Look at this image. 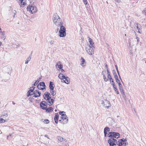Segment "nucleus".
I'll use <instances>...</instances> for the list:
<instances>
[{"label": "nucleus", "mask_w": 146, "mask_h": 146, "mask_svg": "<svg viewBox=\"0 0 146 146\" xmlns=\"http://www.w3.org/2000/svg\"><path fill=\"white\" fill-rule=\"evenodd\" d=\"M34 95L33 96V97H35V98H36L38 97H40V96H39L38 95H37V94H33Z\"/></svg>", "instance_id": "de8ad7c7"}, {"label": "nucleus", "mask_w": 146, "mask_h": 146, "mask_svg": "<svg viewBox=\"0 0 146 146\" xmlns=\"http://www.w3.org/2000/svg\"><path fill=\"white\" fill-rule=\"evenodd\" d=\"M57 139L58 141H60V142H61L63 141V138L62 137H58Z\"/></svg>", "instance_id": "cd10ccee"}, {"label": "nucleus", "mask_w": 146, "mask_h": 146, "mask_svg": "<svg viewBox=\"0 0 146 146\" xmlns=\"http://www.w3.org/2000/svg\"><path fill=\"white\" fill-rule=\"evenodd\" d=\"M38 85L41 87L42 86V87H44L45 88L46 87L44 82H40Z\"/></svg>", "instance_id": "b1692460"}, {"label": "nucleus", "mask_w": 146, "mask_h": 146, "mask_svg": "<svg viewBox=\"0 0 146 146\" xmlns=\"http://www.w3.org/2000/svg\"><path fill=\"white\" fill-rule=\"evenodd\" d=\"M50 93L52 96H54L56 94V93L54 91L53 92H50Z\"/></svg>", "instance_id": "79ce46f5"}, {"label": "nucleus", "mask_w": 146, "mask_h": 146, "mask_svg": "<svg viewBox=\"0 0 146 146\" xmlns=\"http://www.w3.org/2000/svg\"><path fill=\"white\" fill-rule=\"evenodd\" d=\"M25 0H20V1H18V3H22V2L23 1H24Z\"/></svg>", "instance_id": "69168bd1"}, {"label": "nucleus", "mask_w": 146, "mask_h": 146, "mask_svg": "<svg viewBox=\"0 0 146 146\" xmlns=\"http://www.w3.org/2000/svg\"><path fill=\"white\" fill-rule=\"evenodd\" d=\"M81 60H82L81 61V63L80 64V65L82 66L83 67H84L85 65H84V63H85V60L82 57L81 58Z\"/></svg>", "instance_id": "2eb2a0df"}, {"label": "nucleus", "mask_w": 146, "mask_h": 146, "mask_svg": "<svg viewBox=\"0 0 146 146\" xmlns=\"http://www.w3.org/2000/svg\"><path fill=\"white\" fill-rule=\"evenodd\" d=\"M58 117H59L58 114V113H56L54 117V120H58Z\"/></svg>", "instance_id": "bb28decb"}, {"label": "nucleus", "mask_w": 146, "mask_h": 146, "mask_svg": "<svg viewBox=\"0 0 146 146\" xmlns=\"http://www.w3.org/2000/svg\"><path fill=\"white\" fill-rule=\"evenodd\" d=\"M100 103L104 106V107L107 108H108L111 106L109 101L106 100L100 101Z\"/></svg>", "instance_id": "0eeeda50"}, {"label": "nucleus", "mask_w": 146, "mask_h": 146, "mask_svg": "<svg viewBox=\"0 0 146 146\" xmlns=\"http://www.w3.org/2000/svg\"><path fill=\"white\" fill-rule=\"evenodd\" d=\"M29 100L30 101H32V100L33 99V98L31 97H29Z\"/></svg>", "instance_id": "13d9d810"}, {"label": "nucleus", "mask_w": 146, "mask_h": 146, "mask_svg": "<svg viewBox=\"0 0 146 146\" xmlns=\"http://www.w3.org/2000/svg\"><path fill=\"white\" fill-rule=\"evenodd\" d=\"M59 29L58 28H57V29L55 30V32L56 33H57L58 32Z\"/></svg>", "instance_id": "bf43d9fd"}, {"label": "nucleus", "mask_w": 146, "mask_h": 146, "mask_svg": "<svg viewBox=\"0 0 146 146\" xmlns=\"http://www.w3.org/2000/svg\"><path fill=\"white\" fill-rule=\"evenodd\" d=\"M66 28L63 26L61 25L59 32V35L60 37H64L66 35Z\"/></svg>", "instance_id": "7ed1b4c3"}, {"label": "nucleus", "mask_w": 146, "mask_h": 146, "mask_svg": "<svg viewBox=\"0 0 146 146\" xmlns=\"http://www.w3.org/2000/svg\"><path fill=\"white\" fill-rule=\"evenodd\" d=\"M38 93V94L39 96H40L41 95V93L40 92L38 91V90H35L33 92V94H36Z\"/></svg>", "instance_id": "393cba45"}, {"label": "nucleus", "mask_w": 146, "mask_h": 146, "mask_svg": "<svg viewBox=\"0 0 146 146\" xmlns=\"http://www.w3.org/2000/svg\"><path fill=\"white\" fill-rule=\"evenodd\" d=\"M103 78H104V80L105 82H107V81H108V79L106 78L105 75H104V76H103Z\"/></svg>", "instance_id": "f704fd0d"}, {"label": "nucleus", "mask_w": 146, "mask_h": 146, "mask_svg": "<svg viewBox=\"0 0 146 146\" xmlns=\"http://www.w3.org/2000/svg\"><path fill=\"white\" fill-rule=\"evenodd\" d=\"M33 51H32L31 52V54L29 55V56L28 57H30L31 58V56L32 55V53Z\"/></svg>", "instance_id": "052dcab7"}, {"label": "nucleus", "mask_w": 146, "mask_h": 146, "mask_svg": "<svg viewBox=\"0 0 146 146\" xmlns=\"http://www.w3.org/2000/svg\"><path fill=\"white\" fill-rule=\"evenodd\" d=\"M19 5L20 6L22 7H24L26 4V3L25 2V0L24 1H23L22 2V3H19Z\"/></svg>", "instance_id": "6ab92c4d"}, {"label": "nucleus", "mask_w": 146, "mask_h": 146, "mask_svg": "<svg viewBox=\"0 0 146 146\" xmlns=\"http://www.w3.org/2000/svg\"><path fill=\"white\" fill-rule=\"evenodd\" d=\"M41 79V77H40L38 79V80H36L35 82L33 84H32V86H35L36 84L39 82L40 80Z\"/></svg>", "instance_id": "4be33fe9"}, {"label": "nucleus", "mask_w": 146, "mask_h": 146, "mask_svg": "<svg viewBox=\"0 0 146 146\" xmlns=\"http://www.w3.org/2000/svg\"><path fill=\"white\" fill-rule=\"evenodd\" d=\"M118 143H117V145L118 146H125L126 145H127L128 143H125L124 141H123V139H121L117 141Z\"/></svg>", "instance_id": "6e6552de"}, {"label": "nucleus", "mask_w": 146, "mask_h": 146, "mask_svg": "<svg viewBox=\"0 0 146 146\" xmlns=\"http://www.w3.org/2000/svg\"><path fill=\"white\" fill-rule=\"evenodd\" d=\"M143 13L146 15V9L145 10H144L142 12Z\"/></svg>", "instance_id": "5fc2aeb1"}, {"label": "nucleus", "mask_w": 146, "mask_h": 146, "mask_svg": "<svg viewBox=\"0 0 146 146\" xmlns=\"http://www.w3.org/2000/svg\"><path fill=\"white\" fill-rule=\"evenodd\" d=\"M114 78H115V80L116 79H118V76L117 75H116V76H114Z\"/></svg>", "instance_id": "e2e57ef3"}, {"label": "nucleus", "mask_w": 146, "mask_h": 146, "mask_svg": "<svg viewBox=\"0 0 146 146\" xmlns=\"http://www.w3.org/2000/svg\"><path fill=\"white\" fill-rule=\"evenodd\" d=\"M108 79H110L111 78H112L111 76V75H110V74H108Z\"/></svg>", "instance_id": "49530a36"}, {"label": "nucleus", "mask_w": 146, "mask_h": 146, "mask_svg": "<svg viewBox=\"0 0 146 146\" xmlns=\"http://www.w3.org/2000/svg\"><path fill=\"white\" fill-rule=\"evenodd\" d=\"M122 96L123 98L125 100H126V96L125 94L122 95Z\"/></svg>", "instance_id": "a18cd8bd"}, {"label": "nucleus", "mask_w": 146, "mask_h": 146, "mask_svg": "<svg viewBox=\"0 0 146 146\" xmlns=\"http://www.w3.org/2000/svg\"><path fill=\"white\" fill-rule=\"evenodd\" d=\"M56 67L59 68V69H61V68H63V66L62 64H61L60 65H59L56 66Z\"/></svg>", "instance_id": "72a5a7b5"}, {"label": "nucleus", "mask_w": 146, "mask_h": 146, "mask_svg": "<svg viewBox=\"0 0 146 146\" xmlns=\"http://www.w3.org/2000/svg\"><path fill=\"white\" fill-rule=\"evenodd\" d=\"M110 83L111 84H115V83L113 80V79L112 78H111L110 79Z\"/></svg>", "instance_id": "2f4dec72"}, {"label": "nucleus", "mask_w": 146, "mask_h": 146, "mask_svg": "<svg viewBox=\"0 0 146 146\" xmlns=\"http://www.w3.org/2000/svg\"><path fill=\"white\" fill-rule=\"evenodd\" d=\"M12 13L14 14L13 16V17L14 18L15 17V16L17 13V12L16 10H14L12 11Z\"/></svg>", "instance_id": "c9c22d12"}, {"label": "nucleus", "mask_w": 146, "mask_h": 146, "mask_svg": "<svg viewBox=\"0 0 146 146\" xmlns=\"http://www.w3.org/2000/svg\"><path fill=\"white\" fill-rule=\"evenodd\" d=\"M44 122L45 123H48L49 122V121L48 119H45L44 121Z\"/></svg>", "instance_id": "4c0bfd02"}, {"label": "nucleus", "mask_w": 146, "mask_h": 146, "mask_svg": "<svg viewBox=\"0 0 146 146\" xmlns=\"http://www.w3.org/2000/svg\"><path fill=\"white\" fill-rule=\"evenodd\" d=\"M83 1H84V3L86 5L87 4V0H83Z\"/></svg>", "instance_id": "603ef678"}, {"label": "nucleus", "mask_w": 146, "mask_h": 146, "mask_svg": "<svg viewBox=\"0 0 146 146\" xmlns=\"http://www.w3.org/2000/svg\"><path fill=\"white\" fill-rule=\"evenodd\" d=\"M104 130L106 131L107 132H108L110 131V129L108 127H106L104 128Z\"/></svg>", "instance_id": "c85d7f7f"}, {"label": "nucleus", "mask_w": 146, "mask_h": 146, "mask_svg": "<svg viewBox=\"0 0 146 146\" xmlns=\"http://www.w3.org/2000/svg\"><path fill=\"white\" fill-rule=\"evenodd\" d=\"M106 73L105 71H103L102 72V74L104 76V75H105V73Z\"/></svg>", "instance_id": "8fccbe9b"}, {"label": "nucleus", "mask_w": 146, "mask_h": 146, "mask_svg": "<svg viewBox=\"0 0 146 146\" xmlns=\"http://www.w3.org/2000/svg\"><path fill=\"white\" fill-rule=\"evenodd\" d=\"M111 120H112V119L111 117L108 118L107 119V121L109 123V121H111Z\"/></svg>", "instance_id": "37998d69"}, {"label": "nucleus", "mask_w": 146, "mask_h": 146, "mask_svg": "<svg viewBox=\"0 0 146 146\" xmlns=\"http://www.w3.org/2000/svg\"><path fill=\"white\" fill-rule=\"evenodd\" d=\"M45 110H46V112H47V113H49L52 111H53V108L52 107H49L47 108H46V109Z\"/></svg>", "instance_id": "dca6fc26"}, {"label": "nucleus", "mask_w": 146, "mask_h": 146, "mask_svg": "<svg viewBox=\"0 0 146 146\" xmlns=\"http://www.w3.org/2000/svg\"><path fill=\"white\" fill-rule=\"evenodd\" d=\"M55 122L56 123H57L58 122V120H55Z\"/></svg>", "instance_id": "774afa93"}, {"label": "nucleus", "mask_w": 146, "mask_h": 146, "mask_svg": "<svg viewBox=\"0 0 146 146\" xmlns=\"http://www.w3.org/2000/svg\"><path fill=\"white\" fill-rule=\"evenodd\" d=\"M45 101H43L40 103V106L41 108L44 110H45L46 109L47 106L45 103Z\"/></svg>", "instance_id": "9b49d317"}, {"label": "nucleus", "mask_w": 146, "mask_h": 146, "mask_svg": "<svg viewBox=\"0 0 146 146\" xmlns=\"http://www.w3.org/2000/svg\"><path fill=\"white\" fill-rule=\"evenodd\" d=\"M31 59L30 57H28L27 59V60L26 61L25 63L26 64L28 63L29 62L30 60Z\"/></svg>", "instance_id": "c756f323"}, {"label": "nucleus", "mask_w": 146, "mask_h": 146, "mask_svg": "<svg viewBox=\"0 0 146 146\" xmlns=\"http://www.w3.org/2000/svg\"><path fill=\"white\" fill-rule=\"evenodd\" d=\"M62 117L61 119H63V121L66 120L67 119V116L66 115V114H62L61 115Z\"/></svg>", "instance_id": "f3484780"}, {"label": "nucleus", "mask_w": 146, "mask_h": 146, "mask_svg": "<svg viewBox=\"0 0 146 146\" xmlns=\"http://www.w3.org/2000/svg\"><path fill=\"white\" fill-rule=\"evenodd\" d=\"M120 92L121 93V95L125 94L124 91L123 89L120 90Z\"/></svg>", "instance_id": "a19ab883"}, {"label": "nucleus", "mask_w": 146, "mask_h": 146, "mask_svg": "<svg viewBox=\"0 0 146 146\" xmlns=\"http://www.w3.org/2000/svg\"><path fill=\"white\" fill-rule=\"evenodd\" d=\"M35 88V87L34 86H32L30 88V90L28 91L27 94V97H29V96L33 95V94H31V93L32 92L33 93Z\"/></svg>", "instance_id": "9d476101"}, {"label": "nucleus", "mask_w": 146, "mask_h": 146, "mask_svg": "<svg viewBox=\"0 0 146 146\" xmlns=\"http://www.w3.org/2000/svg\"><path fill=\"white\" fill-rule=\"evenodd\" d=\"M110 146H114V145H117V140L115 138H110L108 141Z\"/></svg>", "instance_id": "39448f33"}, {"label": "nucleus", "mask_w": 146, "mask_h": 146, "mask_svg": "<svg viewBox=\"0 0 146 146\" xmlns=\"http://www.w3.org/2000/svg\"><path fill=\"white\" fill-rule=\"evenodd\" d=\"M114 91L116 92V93L117 94H119V92L117 88H115V89H114Z\"/></svg>", "instance_id": "ea45409f"}, {"label": "nucleus", "mask_w": 146, "mask_h": 146, "mask_svg": "<svg viewBox=\"0 0 146 146\" xmlns=\"http://www.w3.org/2000/svg\"><path fill=\"white\" fill-rule=\"evenodd\" d=\"M112 85L113 86V87L114 89L115 88H116V86L115 85V84H112Z\"/></svg>", "instance_id": "6e6d98bb"}, {"label": "nucleus", "mask_w": 146, "mask_h": 146, "mask_svg": "<svg viewBox=\"0 0 146 146\" xmlns=\"http://www.w3.org/2000/svg\"><path fill=\"white\" fill-rule=\"evenodd\" d=\"M64 82L66 84H68L70 83V80L69 78L67 76H65V77L64 78V80H63Z\"/></svg>", "instance_id": "f8f14e48"}, {"label": "nucleus", "mask_w": 146, "mask_h": 146, "mask_svg": "<svg viewBox=\"0 0 146 146\" xmlns=\"http://www.w3.org/2000/svg\"><path fill=\"white\" fill-rule=\"evenodd\" d=\"M136 39H137V44L139 42V38H138V37H137V36H136Z\"/></svg>", "instance_id": "3c124183"}, {"label": "nucleus", "mask_w": 146, "mask_h": 146, "mask_svg": "<svg viewBox=\"0 0 146 146\" xmlns=\"http://www.w3.org/2000/svg\"><path fill=\"white\" fill-rule=\"evenodd\" d=\"M5 121V120L4 119L1 118L0 119V123H3Z\"/></svg>", "instance_id": "e433bc0d"}, {"label": "nucleus", "mask_w": 146, "mask_h": 146, "mask_svg": "<svg viewBox=\"0 0 146 146\" xmlns=\"http://www.w3.org/2000/svg\"><path fill=\"white\" fill-rule=\"evenodd\" d=\"M65 76L64 75H63V74L61 73H60L58 75V78H59L61 80H64V78L65 77Z\"/></svg>", "instance_id": "5701e85b"}, {"label": "nucleus", "mask_w": 146, "mask_h": 146, "mask_svg": "<svg viewBox=\"0 0 146 146\" xmlns=\"http://www.w3.org/2000/svg\"><path fill=\"white\" fill-rule=\"evenodd\" d=\"M85 48L86 51L88 54L92 55L94 53V51L93 48L89 44H87Z\"/></svg>", "instance_id": "20e7f679"}, {"label": "nucleus", "mask_w": 146, "mask_h": 146, "mask_svg": "<svg viewBox=\"0 0 146 146\" xmlns=\"http://www.w3.org/2000/svg\"><path fill=\"white\" fill-rule=\"evenodd\" d=\"M61 64V62H60V61H59L56 64V66H58V65H60Z\"/></svg>", "instance_id": "09e8293b"}, {"label": "nucleus", "mask_w": 146, "mask_h": 146, "mask_svg": "<svg viewBox=\"0 0 146 146\" xmlns=\"http://www.w3.org/2000/svg\"><path fill=\"white\" fill-rule=\"evenodd\" d=\"M49 42L51 44H54V41L53 40H52Z\"/></svg>", "instance_id": "58836bf2"}, {"label": "nucleus", "mask_w": 146, "mask_h": 146, "mask_svg": "<svg viewBox=\"0 0 146 146\" xmlns=\"http://www.w3.org/2000/svg\"><path fill=\"white\" fill-rule=\"evenodd\" d=\"M3 36L2 37V38L4 40L5 39V36Z\"/></svg>", "instance_id": "338daca9"}, {"label": "nucleus", "mask_w": 146, "mask_h": 146, "mask_svg": "<svg viewBox=\"0 0 146 146\" xmlns=\"http://www.w3.org/2000/svg\"><path fill=\"white\" fill-rule=\"evenodd\" d=\"M3 117L5 118V117H6L8 116V115L7 114H6V115H3Z\"/></svg>", "instance_id": "4d7b16f0"}, {"label": "nucleus", "mask_w": 146, "mask_h": 146, "mask_svg": "<svg viewBox=\"0 0 146 146\" xmlns=\"http://www.w3.org/2000/svg\"><path fill=\"white\" fill-rule=\"evenodd\" d=\"M118 84V85L119 87V90H120L123 89V87L122 86V85L121 84V83H120V84Z\"/></svg>", "instance_id": "473e14b6"}, {"label": "nucleus", "mask_w": 146, "mask_h": 146, "mask_svg": "<svg viewBox=\"0 0 146 146\" xmlns=\"http://www.w3.org/2000/svg\"><path fill=\"white\" fill-rule=\"evenodd\" d=\"M88 38L90 44L93 47H94V43L93 42L92 40L89 37H88Z\"/></svg>", "instance_id": "aec40b11"}, {"label": "nucleus", "mask_w": 146, "mask_h": 146, "mask_svg": "<svg viewBox=\"0 0 146 146\" xmlns=\"http://www.w3.org/2000/svg\"><path fill=\"white\" fill-rule=\"evenodd\" d=\"M60 70H61V71L62 72H65V71L63 69H62V68H61V69H60Z\"/></svg>", "instance_id": "680f3d73"}, {"label": "nucleus", "mask_w": 146, "mask_h": 146, "mask_svg": "<svg viewBox=\"0 0 146 146\" xmlns=\"http://www.w3.org/2000/svg\"><path fill=\"white\" fill-rule=\"evenodd\" d=\"M68 119H67L66 120L63 121V120H62V119H60L59 120V121L61 123L65 124L67 123L68 122Z\"/></svg>", "instance_id": "a878e982"}, {"label": "nucleus", "mask_w": 146, "mask_h": 146, "mask_svg": "<svg viewBox=\"0 0 146 146\" xmlns=\"http://www.w3.org/2000/svg\"><path fill=\"white\" fill-rule=\"evenodd\" d=\"M54 24L57 26L59 27L60 26L62 25L63 23L61 19L56 20L54 21H53Z\"/></svg>", "instance_id": "1a4fd4ad"}, {"label": "nucleus", "mask_w": 146, "mask_h": 146, "mask_svg": "<svg viewBox=\"0 0 146 146\" xmlns=\"http://www.w3.org/2000/svg\"><path fill=\"white\" fill-rule=\"evenodd\" d=\"M0 34H1L2 36H4L5 35V32L4 31H2L1 30L0 31Z\"/></svg>", "instance_id": "7c9ffc66"}, {"label": "nucleus", "mask_w": 146, "mask_h": 146, "mask_svg": "<svg viewBox=\"0 0 146 146\" xmlns=\"http://www.w3.org/2000/svg\"><path fill=\"white\" fill-rule=\"evenodd\" d=\"M60 18L59 17L57 13L54 15L53 16V22L54 21L56 20H57Z\"/></svg>", "instance_id": "ddd939ff"}, {"label": "nucleus", "mask_w": 146, "mask_h": 146, "mask_svg": "<svg viewBox=\"0 0 146 146\" xmlns=\"http://www.w3.org/2000/svg\"><path fill=\"white\" fill-rule=\"evenodd\" d=\"M54 85V83L53 82H50L49 85V87L50 89H54V86H53Z\"/></svg>", "instance_id": "4468645a"}, {"label": "nucleus", "mask_w": 146, "mask_h": 146, "mask_svg": "<svg viewBox=\"0 0 146 146\" xmlns=\"http://www.w3.org/2000/svg\"><path fill=\"white\" fill-rule=\"evenodd\" d=\"M65 113L63 111H59V114L60 115H61L63 114L62 113Z\"/></svg>", "instance_id": "864d4df0"}, {"label": "nucleus", "mask_w": 146, "mask_h": 146, "mask_svg": "<svg viewBox=\"0 0 146 146\" xmlns=\"http://www.w3.org/2000/svg\"><path fill=\"white\" fill-rule=\"evenodd\" d=\"M116 82H117V83L118 84H120V80L118 79H116L115 80Z\"/></svg>", "instance_id": "c03bdc74"}, {"label": "nucleus", "mask_w": 146, "mask_h": 146, "mask_svg": "<svg viewBox=\"0 0 146 146\" xmlns=\"http://www.w3.org/2000/svg\"><path fill=\"white\" fill-rule=\"evenodd\" d=\"M50 93L48 92H46L43 95L44 98L49 103V104H48V105L49 106H51L52 105L54 101V100L51 98V97L50 96Z\"/></svg>", "instance_id": "f257e3e1"}, {"label": "nucleus", "mask_w": 146, "mask_h": 146, "mask_svg": "<svg viewBox=\"0 0 146 146\" xmlns=\"http://www.w3.org/2000/svg\"><path fill=\"white\" fill-rule=\"evenodd\" d=\"M107 135L108 137L112 139L113 138L118 139L119 137L120 136L119 133L114 132H110Z\"/></svg>", "instance_id": "f03ea898"}, {"label": "nucleus", "mask_w": 146, "mask_h": 146, "mask_svg": "<svg viewBox=\"0 0 146 146\" xmlns=\"http://www.w3.org/2000/svg\"><path fill=\"white\" fill-rule=\"evenodd\" d=\"M107 74H110V71H109L108 69H107Z\"/></svg>", "instance_id": "0e129e2a"}, {"label": "nucleus", "mask_w": 146, "mask_h": 146, "mask_svg": "<svg viewBox=\"0 0 146 146\" xmlns=\"http://www.w3.org/2000/svg\"><path fill=\"white\" fill-rule=\"evenodd\" d=\"M115 68H116V71H117V74L119 76V77L120 78V79L121 80V82H122V83L123 84H124V83L123 82V81H122V79L121 78V77H120V76L119 75V70H118V68H117V66L116 65H115Z\"/></svg>", "instance_id": "a211bd4d"}, {"label": "nucleus", "mask_w": 146, "mask_h": 146, "mask_svg": "<svg viewBox=\"0 0 146 146\" xmlns=\"http://www.w3.org/2000/svg\"><path fill=\"white\" fill-rule=\"evenodd\" d=\"M36 8L35 6H33L31 5H29L27 7V11L31 12L32 13L36 12Z\"/></svg>", "instance_id": "423d86ee"}, {"label": "nucleus", "mask_w": 146, "mask_h": 146, "mask_svg": "<svg viewBox=\"0 0 146 146\" xmlns=\"http://www.w3.org/2000/svg\"><path fill=\"white\" fill-rule=\"evenodd\" d=\"M37 87L38 89L43 91V92H44V91L46 90V88L45 87H42L41 86L38 85H37Z\"/></svg>", "instance_id": "412c9836"}]
</instances>
